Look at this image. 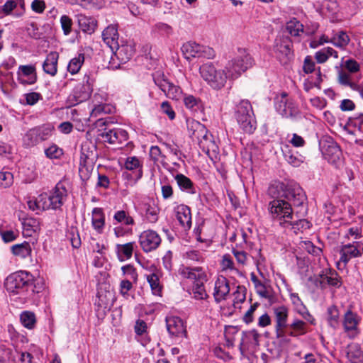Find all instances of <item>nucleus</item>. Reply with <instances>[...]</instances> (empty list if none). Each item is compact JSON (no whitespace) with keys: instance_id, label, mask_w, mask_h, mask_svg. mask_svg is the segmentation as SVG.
<instances>
[{"instance_id":"f257e3e1","label":"nucleus","mask_w":363,"mask_h":363,"mask_svg":"<svg viewBox=\"0 0 363 363\" xmlns=\"http://www.w3.org/2000/svg\"><path fill=\"white\" fill-rule=\"evenodd\" d=\"M269 196L273 199L269 203V211L272 217L292 225L294 220L293 205L297 217H303L307 213V197L303 189L298 184H286L276 182L268 189Z\"/></svg>"},{"instance_id":"f03ea898","label":"nucleus","mask_w":363,"mask_h":363,"mask_svg":"<svg viewBox=\"0 0 363 363\" xmlns=\"http://www.w3.org/2000/svg\"><path fill=\"white\" fill-rule=\"evenodd\" d=\"M4 286L10 294L19 295L24 298L30 297L35 292L32 275L23 271L9 275Z\"/></svg>"},{"instance_id":"7ed1b4c3","label":"nucleus","mask_w":363,"mask_h":363,"mask_svg":"<svg viewBox=\"0 0 363 363\" xmlns=\"http://www.w3.org/2000/svg\"><path fill=\"white\" fill-rule=\"evenodd\" d=\"M67 197V191L62 182H58L55 188L48 193L40 194V203L43 211L60 209Z\"/></svg>"},{"instance_id":"20e7f679","label":"nucleus","mask_w":363,"mask_h":363,"mask_svg":"<svg viewBox=\"0 0 363 363\" xmlns=\"http://www.w3.org/2000/svg\"><path fill=\"white\" fill-rule=\"evenodd\" d=\"M235 118L242 130L252 133L256 129V120L252 105L248 100H241L235 108Z\"/></svg>"},{"instance_id":"39448f33","label":"nucleus","mask_w":363,"mask_h":363,"mask_svg":"<svg viewBox=\"0 0 363 363\" xmlns=\"http://www.w3.org/2000/svg\"><path fill=\"white\" fill-rule=\"evenodd\" d=\"M199 72L201 77L214 89L223 87L228 79L225 70L216 69L211 62L202 65Z\"/></svg>"},{"instance_id":"423d86ee","label":"nucleus","mask_w":363,"mask_h":363,"mask_svg":"<svg viewBox=\"0 0 363 363\" xmlns=\"http://www.w3.org/2000/svg\"><path fill=\"white\" fill-rule=\"evenodd\" d=\"M239 52L240 55L229 61L225 66L226 74L229 79L238 78L253 64V60L249 54L246 53L245 50H239Z\"/></svg>"},{"instance_id":"0eeeda50","label":"nucleus","mask_w":363,"mask_h":363,"mask_svg":"<svg viewBox=\"0 0 363 363\" xmlns=\"http://www.w3.org/2000/svg\"><path fill=\"white\" fill-rule=\"evenodd\" d=\"M94 81V74L91 72L84 74L82 83L77 84L69 96V100L72 105L82 103L89 98Z\"/></svg>"},{"instance_id":"6e6552de","label":"nucleus","mask_w":363,"mask_h":363,"mask_svg":"<svg viewBox=\"0 0 363 363\" xmlns=\"http://www.w3.org/2000/svg\"><path fill=\"white\" fill-rule=\"evenodd\" d=\"M362 253L363 245L359 242L342 245L340 250V259L336 263L337 269H345L351 259L360 257Z\"/></svg>"},{"instance_id":"1a4fd4ad","label":"nucleus","mask_w":363,"mask_h":363,"mask_svg":"<svg viewBox=\"0 0 363 363\" xmlns=\"http://www.w3.org/2000/svg\"><path fill=\"white\" fill-rule=\"evenodd\" d=\"M181 50L184 57L191 60L195 57L212 58L214 56V50L207 46L196 43L194 41H189L183 44Z\"/></svg>"},{"instance_id":"9d476101","label":"nucleus","mask_w":363,"mask_h":363,"mask_svg":"<svg viewBox=\"0 0 363 363\" xmlns=\"http://www.w3.org/2000/svg\"><path fill=\"white\" fill-rule=\"evenodd\" d=\"M272 311L277 337L284 339L287 336L289 308L280 305L273 307Z\"/></svg>"},{"instance_id":"9b49d317","label":"nucleus","mask_w":363,"mask_h":363,"mask_svg":"<svg viewBox=\"0 0 363 363\" xmlns=\"http://www.w3.org/2000/svg\"><path fill=\"white\" fill-rule=\"evenodd\" d=\"M275 108L284 117L298 118L301 116L298 105L294 100L288 98L286 93H283L279 97L277 98Z\"/></svg>"},{"instance_id":"f8f14e48","label":"nucleus","mask_w":363,"mask_h":363,"mask_svg":"<svg viewBox=\"0 0 363 363\" xmlns=\"http://www.w3.org/2000/svg\"><path fill=\"white\" fill-rule=\"evenodd\" d=\"M178 272L184 279H189L191 281V285L208 281L206 271L202 267L182 265Z\"/></svg>"},{"instance_id":"ddd939ff","label":"nucleus","mask_w":363,"mask_h":363,"mask_svg":"<svg viewBox=\"0 0 363 363\" xmlns=\"http://www.w3.org/2000/svg\"><path fill=\"white\" fill-rule=\"evenodd\" d=\"M161 238L159 234L152 230L143 231L139 236V242L145 252L155 250L161 243Z\"/></svg>"},{"instance_id":"4468645a","label":"nucleus","mask_w":363,"mask_h":363,"mask_svg":"<svg viewBox=\"0 0 363 363\" xmlns=\"http://www.w3.org/2000/svg\"><path fill=\"white\" fill-rule=\"evenodd\" d=\"M361 320V317L352 310L349 309L345 313L342 325L349 337L354 338L359 333L358 325Z\"/></svg>"},{"instance_id":"2eb2a0df","label":"nucleus","mask_w":363,"mask_h":363,"mask_svg":"<svg viewBox=\"0 0 363 363\" xmlns=\"http://www.w3.org/2000/svg\"><path fill=\"white\" fill-rule=\"evenodd\" d=\"M274 50L277 59L281 64H287L293 57L291 43L287 38L276 39Z\"/></svg>"},{"instance_id":"dca6fc26","label":"nucleus","mask_w":363,"mask_h":363,"mask_svg":"<svg viewBox=\"0 0 363 363\" xmlns=\"http://www.w3.org/2000/svg\"><path fill=\"white\" fill-rule=\"evenodd\" d=\"M101 136L105 143L111 145L123 144L128 139L127 131L121 128L105 129Z\"/></svg>"},{"instance_id":"f3484780","label":"nucleus","mask_w":363,"mask_h":363,"mask_svg":"<svg viewBox=\"0 0 363 363\" xmlns=\"http://www.w3.org/2000/svg\"><path fill=\"white\" fill-rule=\"evenodd\" d=\"M323 155L328 162L338 166L342 162V151L337 143L328 142L323 146Z\"/></svg>"},{"instance_id":"a211bd4d","label":"nucleus","mask_w":363,"mask_h":363,"mask_svg":"<svg viewBox=\"0 0 363 363\" xmlns=\"http://www.w3.org/2000/svg\"><path fill=\"white\" fill-rule=\"evenodd\" d=\"M106 97L100 94H94L92 100L93 108L91 112V117H98L101 114L111 113L113 106L106 104Z\"/></svg>"},{"instance_id":"6ab92c4d","label":"nucleus","mask_w":363,"mask_h":363,"mask_svg":"<svg viewBox=\"0 0 363 363\" xmlns=\"http://www.w3.org/2000/svg\"><path fill=\"white\" fill-rule=\"evenodd\" d=\"M250 279L254 284L257 294L260 297L268 300L271 303H274V296L271 286L260 281L254 273L250 274Z\"/></svg>"},{"instance_id":"aec40b11","label":"nucleus","mask_w":363,"mask_h":363,"mask_svg":"<svg viewBox=\"0 0 363 363\" xmlns=\"http://www.w3.org/2000/svg\"><path fill=\"white\" fill-rule=\"evenodd\" d=\"M166 325L168 333L173 337H183L186 334L183 320L179 317H167Z\"/></svg>"},{"instance_id":"412c9836","label":"nucleus","mask_w":363,"mask_h":363,"mask_svg":"<svg viewBox=\"0 0 363 363\" xmlns=\"http://www.w3.org/2000/svg\"><path fill=\"white\" fill-rule=\"evenodd\" d=\"M18 80L23 84H33L37 79L33 65H21L17 72Z\"/></svg>"},{"instance_id":"4be33fe9","label":"nucleus","mask_w":363,"mask_h":363,"mask_svg":"<svg viewBox=\"0 0 363 363\" xmlns=\"http://www.w3.org/2000/svg\"><path fill=\"white\" fill-rule=\"evenodd\" d=\"M230 292L229 281L224 277H219L215 282L213 297L216 302L219 303L226 299Z\"/></svg>"},{"instance_id":"5701e85b","label":"nucleus","mask_w":363,"mask_h":363,"mask_svg":"<svg viewBox=\"0 0 363 363\" xmlns=\"http://www.w3.org/2000/svg\"><path fill=\"white\" fill-rule=\"evenodd\" d=\"M187 130L189 136L198 142L203 137L206 135L208 131L204 125L192 118L186 120Z\"/></svg>"},{"instance_id":"b1692460","label":"nucleus","mask_w":363,"mask_h":363,"mask_svg":"<svg viewBox=\"0 0 363 363\" xmlns=\"http://www.w3.org/2000/svg\"><path fill=\"white\" fill-rule=\"evenodd\" d=\"M102 38L104 42L111 49V51H114V49L117 48L118 43V33L116 25L108 26L102 33Z\"/></svg>"},{"instance_id":"393cba45","label":"nucleus","mask_w":363,"mask_h":363,"mask_svg":"<svg viewBox=\"0 0 363 363\" xmlns=\"http://www.w3.org/2000/svg\"><path fill=\"white\" fill-rule=\"evenodd\" d=\"M112 52L122 63H125L135 53L134 45L132 42H125L121 45L118 43Z\"/></svg>"},{"instance_id":"a878e982","label":"nucleus","mask_w":363,"mask_h":363,"mask_svg":"<svg viewBox=\"0 0 363 363\" xmlns=\"http://www.w3.org/2000/svg\"><path fill=\"white\" fill-rule=\"evenodd\" d=\"M206 283L201 282L191 285L189 293L193 299L202 301L203 307L208 308L209 306V296L206 289Z\"/></svg>"},{"instance_id":"bb28decb","label":"nucleus","mask_w":363,"mask_h":363,"mask_svg":"<svg viewBox=\"0 0 363 363\" xmlns=\"http://www.w3.org/2000/svg\"><path fill=\"white\" fill-rule=\"evenodd\" d=\"M137 245L135 242H130L125 244H117L116 245L115 252L117 258L120 262H124L130 259Z\"/></svg>"},{"instance_id":"cd10ccee","label":"nucleus","mask_w":363,"mask_h":363,"mask_svg":"<svg viewBox=\"0 0 363 363\" xmlns=\"http://www.w3.org/2000/svg\"><path fill=\"white\" fill-rule=\"evenodd\" d=\"M176 218L180 225L184 228H190L191 225V215L190 208L184 204L177 206L174 208Z\"/></svg>"},{"instance_id":"c85d7f7f","label":"nucleus","mask_w":363,"mask_h":363,"mask_svg":"<svg viewBox=\"0 0 363 363\" xmlns=\"http://www.w3.org/2000/svg\"><path fill=\"white\" fill-rule=\"evenodd\" d=\"M183 102L186 108L192 113H202L204 110V105L200 98L191 94H184Z\"/></svg>"},{"instance_id":"c756f323","label":"nucleus","mask_w":363,"mask_h":363,"mask_svg":"<svg viewBox=\"0 0 363 363\" xmlns=\"http://www.w3.org/2000/svg\"><path fill=\"white\" fill-rule=\"evenodd\" d=\"M91 225L99 234L104 232L105 227V214L101 208H94L91 212Z\"/></svg>"},{"instance_id":"7c9ffc66","label":"nucleus","mask_w":363,"mask_h":363,"mask_svg":"<svg viewBox=\"0 0 363 363\" xmlns=\"http://www.w3.org/2000/svg\"><path fill=\"white\" fill-rule=\"evenodd\" d=\"M58 59L59 54L57 52H51L47 55L43 64V69L46 74L52 77L56 75L57 72Z\"/></svg>"},{"instance_id":"2f4dec72","label":"nucleus","mask_w":363,"mask_h":363,"mask_svg":"<svg viewBox=\"0 0 363 363\" xmlns=\"http://www.w3.org/2000/svg\"><path fill=\"white\" fill-rule=\"evenodd\" d=\"M77 17L79 27L83 33L91 35L95 31L97 21L93 17L84 14H79Z\"/></svg>"},{"instance_id":"473e14b6","label":"nucleus","mask_w":363,"mask_h":363,"mask_svg":"<svg viewBox=\"0 0 363 363\" xmlns=\"http://www.w3.org/2000/svg\"><path fill=\"white\" fill-rule=\"evenodd\" d=\"M198 143L203 151L208 155H210V152L216 154L218 151V147L214 140V138L208 131L207 132L206 135L203 136Z\"/></svg>"},{"instance_id":"72a5a7b5","label":"nucleus","mask_w":363,"mask_h":363,"mask_svg":"<svg viewBox=\"0 0 363 363\" xmlns=\"http://www.w3.org/2000/svg\"><path fill=\"white\" fill-rule=\"evenodd\" d=\"M11 250L14 256L21 259H26L31 256L32 248L28 242H23L21 244L13 245Z\"/></svg>"},{"instance_id":"f704fd0d","label":"nucleus","mask_w":363,"mask_h":363,"mask_svg":"<svg viewBox=\"0 0 363 363\" xmlns=\"http://www.w3.org/2000/svg\"><path fill=\"white\" fill-rule=\"evenodd\" d=\"M306 323L298 318L293 320L291 324H289L287 328V335L298 336L303 335L307 332Z\"/></svg>"},{"instance_id":"c9c22d12","label":"nucleus","mask_w":363,"mask_h":363,"mask_svg":"<svg viewBox=\"0 0 363 363\" xmlns=\"http://www.w3.org/2000/svg\"><path fill=\"white\" fill-rule=\"evenodd\" d=\"M347 357L351 363H363V353L358 344H351L348 346Z\"/></svg>"},{"instance_id":"e433bc0d","label":"nucleus","mask_w":363,"mask_h":363,"mask_svg":"<svg viewBox=\"0 0 363 363\" xmlns=\"http://www.w3.org/2000/svg\"><path fill=\"white\" fill-rule=\"evenodd\" d=\"M143 211L148 222L155 223L157 221L160 209L154 202L144 203Z\"/></svg>"},{"instance_id":"4c0bfd02","label":"nucleus","mask_w":363,"mask_h":363,"mask_svg":"<svg viewBox=\"0 0 363 363\" xmlns=\"http://www.w3.org/2000/svg\"><path fill=\"white\" fill-rule=\"evenodd\" d=\"M286 29L293 37H299L304 32L303 25L296 18L290 19L286 23Z\"/></svg>"},{"instance_id":"58836bf2","label":"nucleus","mask_w":363,"mask_h":363,"mask_svg":"<svg viewBox=\"0 0 363 363\" xmlns=\"http://www.w3.org/2000/svg\"><path fill=\"white\" fill-rule=\"evenodd\" d=\"M175 180L179 188L189 194H195V187L189 178L184 174H179L175 177Z\"/></svg>"},{"instance_id":"ea45409f","label":"nucleus","mask_w":363,"mask_h":363,"mask_svg":"<svg viewBox=\"0 0 363 363\" xmlns=\"http://www.w3.org/2000/svg\"><path fill=\"white\" fill-rule=\"evenodd\" d=\"M183 258L189 263H202L205 260L203 251L190 250L183 254Z\"/></svg>"},{"instance_id":"a19ab883","label":"nucleus","mask_w":363,"mask_h":363,"mask_svg":"<svg viewBox=\"0 0 363 363\" xmlns=\"http://www.w3.org/2000/svg\"><path fill=\"white\" fill-rule=\"evenodd\" d=\"M350 37L348 35L341 30L334 34L333 38L330 40V43H333L337 48H345L350 43Z\"/></svg>"},{"instance_id":"79ce46f5","label":"nucleus","mask_w":363,"mask_h":363,"mask_svg":"<svg viewBox=\"0 0 363 363\" xmlns=\"http://www.w3.org/2000/svg\"><path fill=\"white\" fill-rule=\"evenodd\" d=\"M147 281L155 295H160L162 291V285L160 282V276L157 272H153L147 275Z\"/></svg>"},{"instance_id":"37998d69","label":"nucleus","mask_w":363,"mask_h":363,"mask_svg":"<svg viewBox=\"0 0 363 363\" xmlns=\"http://www.w3.org/2000/svg\"><path fill=\"white\" fill-rule=\"evenodd\" d=\"M84 62V54H79L77 57L72 58L68 65H67V70L69 73L72 74H75L79 72L80 70L82 65Z\"/></svg>"},{"instance_id":"c03bdc74","label":"nucleus","mask_w":363,"mask_h":363,"mask_svg":"<svg viewBox=\"0 0 363 363\" xmlns=\"http://www.w3.org/2000/svg\"><path fill=\"white\" fill-rule=\"evenodd\" d=\"M165 96L172 100L178 101L182 96V89L180 86L174 85L173 83L169 82L165 91H163Z\"/></svg>"},{"instance_id":"a18cd8bd","label":"nucleus","mask_w":363,"mask_h":363,"mask_svg":"<svg viewBox=\"0 0 363 363\" xmlns=\"http://www.w3.org/2000/svg\"><path fill=\"white\" fill-rule=\"evenodd\" d=\"M40 143L35 128L30 129L23 138V146L26 147H33Z\"/></svg>"},{"instance_id":"49530a36","label":"nucleus","mask_w":363,"mask_h":363,"mask_svg":"<svg viewBox=\"0 0 363 363\" xmlns=\"http://www.w3.org/2000/svg\"><path fill=\"white\" fill-rule=\"evenodd\" d=\"M259 335V333L253 330L247 332L242 333V337L241 340V345H258Z\"/></svg>"},{"instance_id":"de8ad7c7","label":"nucleus","mask_w":363,"mask_h":363,"mask_svg":"<svg viewBox=\"0 0 363 363\" xmlns=\"http://www.w3.org/2000/svg\"><path fill=\"white\" fill-rule=\"evenodd\" d=\"M113 219L118 223H123L125 225H133L135 223L134 219L128 214V212L123 210L115 212Z\"/></svg>"},{"instance_id":"09e8293b","label":"nucleus","mask_w":363,"mask_h":363,"mask_svg":"<svg viewBox=\"0 0 363 363\" xmlns=\"http://www.w3.org/2000/svg\"><path fill=\"white\" fill-rule=\"evenodd\" d=\"M220 265L223 271L229 270L230 272H234L238 274H241V272L235 267L233 259L229 254H225L222 257Z\"/></svg>"},{"instance_id":"8fccbe9b","label":"nucleus","mask_w":363,"mask_h":363,"mask_svg":"<svg viewBox=\"0 0 363 363\" xmlns=\"http://www.w3.org/2000/svg\"><path fill=\"white\" fill-rule=\"evenodd\" d=\"M20 319L23 325L28 329L33 328L35 325V315L33 312L23 311L21 314Z\"/></svg>"},{"instance_id":"3c124183","label":"nucleus","mask_w":363,"mask_h":363,"mask_svg":"<svg viewBox=\"0 0 363 363\" xmlns=\"http://www.w3.org/2000/svg\"><path fill=\"white\" fill-rule=\"evenodd\" d=\"M153 31L163 37L171 36L174 31L171 26L164 23H157L153 27Z\"/></svg>"},{"instance_id":"603ef678","label":"nucleus","mask_w":363,"mask_h":363,"mask_svg":"<svg viewBox=\"0 0 363 363\" xmlns=\"http://www.w3.org/2000/svg\"><path fill=\"white\" fill-rule=\"evenodd\" d=\"M38 225L36 220L33 219H26L23 223V235L24 237H32L35 233Z\"/></svg>"},{"instance_id":"864d4df0","label":"nucleus","mask_w":363,"mask_h":363,"mask_svg":"<svg viewBox=\"0 0 363 363\" xmlns=\"http://www.w3.org/2000/svg\"><path fill=\"white\" fill-rule=\"evenodd\" d=\"M125 167L128 170H137L138 177L142 176V165L137 157H128L125 162Z\"/></svg>"},{"instance_id":"5fc2aeb1","label":"nucleus","mask_w":363,"mask_h":363,"mask_svg":"<svg viewBox=\"0 0 363 363\" xmlns=\"http://www.w3.org/2000/svg\"><path fill=\"white\" fill-rule=\"evenodd\" d=\"M328 321L329 325L333 328H336L338 325V319H339V311L337 308L335 306H331L328 308Z\"/></svg>"},{"instance_id":"6e6d98bb","label":"nucleus","mask_w":363,"mask_h":363,"mask_svg":"<svg viewBox=\"0 0 363 363\" xmlns=\"http://www.w3.org/2000/svg\"><path fill=\"white\" fill-rule=\"evenodd\" d=\"M35 130L40 142L48 139L52 132L53 127L51 125H45L43 126L35 127Z\"/></svg>"},{"instance_id":"4d7b16f0","label":"nucleus","mask_w":363,"mask_h":363,"mask_svg":"<svg viewBox=\"0 0 363 363\" xmlns=\"http://www.w3.org/2000/svg\"><path fill=\"white\" fill-rule=\"evenodd\" d=\"M18 4L23 6V0H7L0 8V11L4 15H9L17 7Z\"/></svg>"},{"instance_id":"13d9d810","label":"nucleus","mask_w":363,"mask_h":363,"mask_svg":"<svg viewBox=\"0 0 363 363\" xmlns=\"http://www.w3.org/2000/svg\"><path fill=\"white\" fill-rule=\"evenodd\" d=\"M13 182V177L11 172L0 171V186L2 188H8L12 185Z\"/></svg>"},{"instance_id":"bf43d9fd","label":"nucleus","mask_w":363,"mask_h":363,"mask_svg":"<svg viewBox=\"0 0 363 363\" xmlns=\"http://www.w3.org/2000/svg\"><path fill=\"white\" fill-rule=\"evenodd\" d=\"M67 237L70 240L73 247L78 248L81 245V239L77 228H70L67 233Z\"/></svg>"},{"instance_id":"052dcab7","label":"nucleus","mask_w":363,"mask_h":363,"mask_svg":"<svg viewBox=\"0 0 363 363\" xmlns=\"http://www.w3.org/2000/svg\"><path fill=\"white\" fill-rule=\"evenodd\" d=\"M45 154L50 159H58L63 155V151L56 145H52L45 150Z\"/></svg>"},{"instance_id":"680f3d73","label":"nucleus","mask_w":363,"mask_h":363,"mask_svg":"<svg viewBox=\"0 0 363 363\" xmlns=\"http://www.w3.org/2000/svg\"><path fill=\"white\" fill-rule=\"evenodd\" d=\"M290 300L294 306V310L298 313H301L306 308L299 296L296 293H290Z\"/></svg>"},{"instance_id":"e2e57ef3","label":"nucleus","mask_w":363,"mask_h":363,"mask_svg":"<svg viewBox=\"0 0 363 363\" xmlns=\"http://www.w3.org/2000/svg\"><path fill=\"white\" fill-rule=\"evenodd\" d=\"M232 252L236 259L238 265H246L248 260V255L243 250L233 248Z\"/></svg>"},{"instance_id":"0e129e2a","label":"nucleus","mask_w":363,"mask_h":363,"mask_svg":"<svg viewBox=\"0 0 363 363\" xmlns=\"http://www.w3.org/2000/svg\"><path fill=\"white\" fill-rule=\"evenodd\" d=\"M60 24L63 33L65 35H69L72 31V26L73 24L72 18L67 15H62L60 18Z\"/></svg>"},{"instance_id":"69168bd1","label":"nucleus","mask_w":363,"mask_h":363,"mask_svg":"<svg viewBox=\"0 0 363 363\" xmlns=\"http://www.w3.org/2000/svg\"><path fill=\"white\" fill-rule=\"evenodd\" d=\"M337 80L340 84L350 86L352 89H353L352 85L356 84L352 82L350 74L342 70L339 72Z\"/></svg>"},{"instance_id":"338daca9","label":"nucleus","mask_w":363,"mask_h":363,"mask_svg":"<svg viewBox=\"0 0 363 363\" xmlns=\"http://www.w3.org/2000/svg\"><path fill=\"white\" fill-rule=\"evenodd\" d=\"M153 80L155 85L157 86L162 91H165V89L170 82L164 77L163 74L159 72L153 74Z\"/></svg>"},{"instance_id":"774afa93","label":"nucleus","mask_w":363,"mask_h":363,"mask_svg":"<svg viewBox=\"0 0 363 363\" xmlns=\"http://www.w3.org/2000/svg\"><path fill=\"white\" fill-rule=\"evenodd\" d=\"M0 235L1 237L2 240L6 242H11L17 239L18 237V230H0Z\"/></svg>"}]
</instances>
